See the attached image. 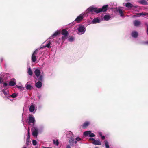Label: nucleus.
Masks as SVG:
<instances>
[{
    "label": "nucleus",
    "instance_id": "f257e3e1",
    "mask_svg": "<svg viewBox=\"0 0 148 148\" xmlns=\"http://www.w3.org/2000/svg\"><path fill=\"white\" fill-rule=\"evenodd\" d=\"M98 8H93L92 7H90L89 8L86 10V13H89L90 12H94L97 14L98 13Z\"/></svg>",
    "mask_w": 148,
    "mask_h": 148
},
{
    "label": "nucleus",
    "instance_id": "f03ea898",
    "mask_svg": "<svg viewBox=\"0 0 148 148\" xmlns=\"http://www.w3.org/2000/svg\"><path fill=\"white\" fill-rule=\"evenodd\" d=\"M84 135L87 137L89 136L90 137H92L95 136V135L93 133H92L91 131H85L84 132Z\"/></svg>",
    "mask_w": 148,
    "mask_h": 148
},
{
    "label": "nucleus",
    "instance_id": "7ed1b4c3",
    "mask_svg": "<svg viewBox=\"0 0 148 148\" xmlns=\"http://www.w3.org/2000/svg\"><path fill=\"white\" fill-rule=\"evenodd\" d=\"M108 5H105L102 6L101 8H98V13L106 11L108 9Z\"/></svg>",
    "mask_w": 148,
    "mask_h": 148
},
{
    "label": "nucleus",
    "instance_id": "20e7f679",
    "mask_svg": "<svg viewBox=\"0 0 148 148\" xmlns=\"http://www.w3.org/2000/svg\"><path fill=\"white\" fill-rule=\"evenodd\" d=\"M77 29L78 31L80 33H81L82 34L84 33L86 30V29L84 26L82 25L79 26Z\"/></svg>",
    "mask_w": 148,
    "mask_h": 148
},
{
    "label": "nucleus",
    "instance_id": "39448f33",
    "mask_svg": "<svg viewBox=\"0 0 148 148\" xmlns=\"http://www.w3.org/2000/svg\"><path fill=\"white\" fill-rule=\"evenodd\" d=\"M33 129L32 133V135L34 137H37L38 134V129L36 127H34Z\"/></svg>",
    "mask_w": 148,
    "mask_h": 148
},
{
    "label": "nucleus",
    "instance_id": "423d86ee",
    "mask_svg": "<svg viewBox=\"0 0 148 148\" xmlns=\"http://www.w3.org/2000/svg\"><path fill=\"white\" fill-rule=\"evenodd\" d=\"M83 18V14H81L76 18L75 21L77 23H79L82 20Z\"/></svg>",
    "mask_w": 148,
    "mask_h": 148
},
{
    "label": "nucleus",
    "instance_id": "0eeeda50",
    "mask_svg": "<svg viewBox=\"0 0 148 148\" xmlns=\"http://www.w3.org/2000/svg\"><path fill=\"white\" fill-rule=\"evenodd\" d=\"M60 31H56L50 37V39H52L55 38L58 35L60 34Z\"/></svg>",
    "mask_w": 148,
    "mask_h": 148
},
{
    "label": "nucleus",
    "instance_id": "6e6552de",
    "mask_svg": "<svg viewBox=\"0 0 148 148\" xmlns=\"http://www.w3.org/2000/svg\"><path fill=\"white\" fill-rule=\"evenodd\" d=\"M125 6L127 8H132V7H134L136 8L137 7V6L136 5L134 6L132 4L129 2L126 3L125 4Z\"/></svg>",
    "mask_w": 148,
    "mask_h": 148
},
{
    "label": "nucleus",
    "instance_id": "1a4fd4ad",
    "mask_svg": "<svg viewBox=\"0 0 148 148\" xmlns=\"http://www.w3.org/2000/svg\"><path fill=\"white\" fill-rule=\"evenodd\" d=\"M90 124V123L88 121H86L82 125L83 129H85L88 127Z\"/></svg>",
    "mask_w": 148,
    "mask_h": 148
},
{
    "label": "nucleus",
    "instance_id": "9d476101",
    "mask_svg": "<svg viewBox=\"0 0 148 148\" xmlns=\"http://www.w3.org/2000/svg\"><path fill=\"white\" fill-rule=\"evenodd\" d=\"M133 24L135 26H137L141 24V22L138 20H135L133 21Z\"/></svg>",
    "mask_w": 148,
    "mask_h": 148
},
{
    "label": "nucleus",
    "instance_id": "9b49d317",
    "mask_svg": "<svg viewBox=\"0 0 148 148\" xmlns=\"http://www.w3.org/2000/svg\"><path fill=\"white\" fill-rule=\"evenodd\" d=\"M28 119L29 122L30 123H34L35 122V120L34 117L29 116Z\"/></svg>",
    "mask_w": 148,
    "mask_h": 148
},
{
    "label": "nucleus",
    "instance_id": "f8f14e48",
    "mask_svg": "<svg viewBox=\"0 0 148 148\" xmlns=\"http://www.w3.org/2000/svg\"><path fill=\"white\" fill-rule=\"evenodd\" d=\"M34 73H35L37 77H38V76H39L40 75V71L39 69H35L34 71Z\"/></svg>",
    "mask_w": 148,
    "mask_h": 148
},
{
    "label": "nucleus",
    "instance_id": "ddd939ff",
    "mask_svg": "<svg viewBox=\"0 0 148 148\" xmlns=\"http://www.w3.org/2000/svg\"><path fill=\"white\" fill-rule=\"evenodd\" d=\"M61 34L62 35L66 36H68L69 34L68 32L64 29L62 30Z\"/></svg>",
    "mask_w": 148,
    "mask_h": 148
},
{
    "label": "nucleus",
    "instance_id": "4468645a",
    "mask_svg": "<svg viewBox=\"0 0 148 148\" xmlns=\"http://www.w3.org/2000/svg\"><path fill=\"white\" fill-rule=\"evenodd\" d=\"M92 143L93 144L98 145H101V142L99 140H95Z\"/></svg>",
    "mask_w": 148,
    "mask_h": 148
},
{
    "label": "nucleus",
    "instance_id": "2eb2a0df",
    "mask_svg": "<svg viewBox=\"0 0 148 148\" xmlns=\"http://www.w3.org/2000/svg\"><path fill=\"white\" fill-rule=\"evenodd\" d=\"M139 3L142 5H148V3L146 0H141L139 1Z\"/></svg>",
    "mask_w": 148,
    "mask_h": 148
},
{
    "label": "nucleus",
    "instance_id": "dca6fc26",
    "mask_svg": "<svg viewBox=\"0 0 148 148\" xmlns=\"http://www.w3.org/2000/svg\"><path fill=\"white\" fill-rule=\"evenodd\" d=\"M2 92L3 93L4 95L5 96L7 97H10L8 93V91H6V90L4 89H3L2 90Z\"/></svg>",
    "mask_w": 148,
    "mask_h": 148
},
{
    "label": "nucleus",
    "instance_id": "f3484780",
    "mask_svg": "<svg viewBox=\"0 0 148 148\" xmlns=\"http://www.w3.org/2000/svg\"><path fill=\"white\" fill-rule=\"evenodd\" d=\"M116 11L120 14L121 16H124V14L123 13L122 10L121 9L119 8Z\"/></svg>",
    "mask_w": 148,
    "mask_h": 148
},
{
    "label": "nucleus",
    "instance_id": "a211bd4d",
    "mask_svg": "<svg viewBox=\"0 0 148 148\" xmlns=\"http://www.w3.org/2000/svg\"><path fill=\"white\" fill-rule=\"evenodd\" d=\"M36 87L38 88H40L42 86V83L40 81H38L37 82L36 85Z\"/></svg>",
    "mask_w": 148,
    "mask_h": 148
},
{
    "label": "nucleus",
    "instance_id": "6ab92c4d",
    "mask_svg": "<svg viewBox=\"0 0 148 148\" xmlns=\"http://www.w3.org/2000/svg\"><path fill=\"white\" fill-rule=\"evenodd\" d=\"M138 34L137 32L134 31L132 32V37L134 38H136L137 37Z\"/></svg>",
    "mask_w": 148,
    "mask_h": 148
},
{
    "label": "nucleus",
    "instance_id": "aec40b11",
    "mask_svg": "<svg viewBox=\"0 0 148 148\" xmlns=\"http://www.w3.org/2000/svg\"><path fill=\"white\" fill-rule=\"evenodd\" d=\"M92 22L93 23H98L100 22V20L98 18H95L93 20Z\"/></svg>",
    "mask_w": 148,
    "mask_h": 148
},
{
    "label": "nucleus",
    "instance_id": "412c9836",
    "mask_svg": "<svg viewBox=\"0 0 148 148\" xmlns=\"http://www.w3.org/2000/svg\"><path fill=\"white\" fill-rule=\"evenodd\" d=\"M110 16L109 15H106L104 16L103 18L106 21H108L110 19Z\"/></svg>",
    "mask_w": 148,
    "mask_h": 148
},
{
    "label": "nucleus",
    "instance_id": "4be33fe9",
    "mask_svg": "<svg viewBox=\"0 0 148 148\" xmlns=\"http://www.w3.org/2000/svg\"><path fill=\"white\" fill-rule=\"evenodd\" d=\"M32 60L33 62H35L36 60V56L32 55Z\"/></svg>",
    "mask_w": 148,
    "mask_h": 148
},
{
    "label": "nucleus",
    "instance_id": "5701e85b",
    "mask_svg": "<svg viewBox=\"0 0 148 148\" xmlns=\"http://www.w3.org/2000/svg\"><path fill=\"white\" fill-rule=\"evenodd\" d=\"M35 107L34 105H32L30 106L29 110L31 112H33L34 110Z\"/></svg>",
    "mask_w": 148,
    "mask_h": 148
},
{
    "label": "nucleus",
    "instance_id": "b1692460",
    "mask_svg": "<svg viewBox=\"0 0 148 148\" xmlns=\"http://www.w3.org/2000/svg\"><path fill=\"white\" fill-rule=\"evenodd\" d=\"M38 80L39 81L42 82L43 80V76L42 75H40L37 77Z\"/></svg>",
    "mask_w": 148,
    "mask_h": 148
},
{
    "label": "nucleus",
    "instance_id": "393cba45",
    "mask_svg": "<svg viewBox=\"0 0 148 148\" xmlns=\"http://www.w3.org/2000/svg\"><path fill=\"white\" fill-rule=\"evenodd\" d=\"M16 84V83L13 81H10L9 82V85L10 86H14Z\"/></svg>",
    "mask_w": 148,
    "mask_h": 148
},
{
    "label": "nucleus",
    "instance_id": "a878e982",
    "mask_svg": "<svg viewBox=\"0 0 148 148\" xmlns=\"http://www.w3.org/2000/svg\"><path fill=\"white\" fill-rule=\"evenodd\" d=\"M26 88L27 90H30L32 88L31 86L27 82L26 84Z\"/></svg>",
    "mask_w": 148,
    "mask_h": 148
},
{
    "label": "nucleus",
    "instance_id": "bb28decb",
    "mask_svg": "<svg viewBox=\"0 0 148 148\" xmlns=\"http://www.w3.org/2000/svg\"><path fill=\"white\" fill-rule=\"evenodd\" d=\"M53 143L57 146H58L59 143L58 140L57 139L54 140H53Z\"/></svg>",
    "mask_w": 148,
    "mask_h": 148
},
{
    "label": "nucleus",
    "instance_id": "cd10ccee",
    "mask_svg": "<svg viewBox=\"0 0 148 148\" xmlns=\"http://www.w3.org/2000/svg\"><path fill=\"white\" fill-rule=\"evenodd\" d=\"M28 74L31 76H32L33 75V72L30 68L28 69Z\"/></svg>",
    "mask_w": 148,
    "mask_h": 148
},
{
    "label": "nucleus",
    "instance_id": "c85d7f7f",
    "mask_svg": "<svg viewBox=\"0 0 148 148\" xmlns=\"http://www.w3.org/2000/svg\"><path fill=\"white\" fill-rule=\"evenodd\" d=\"M74 138L73 137H71L69 140V142L70 144L73 145V143L74 142Z\"/></svg>",
    "mask_w": 148,
    "mask_h": 148
},
{
    "label": "nucleus",
    "instance_id": "c756f323",
    "mask_svg": "<svg viewBox=\"0 0 148 148\" xmlns=\"http://www.w3.org/2000/svg\"><path fill=\"white\" fill-rule=\"evenodd\" d=\"M51 44V42L50 41H49V42L45 46V47H47L49 48H50V45Z\"/></svg>",
    "mask_w": 148,
    "mask_h": 148
},
{
    "label": "nucleus",
    "instance_id": "7c9ffc66",
    "mask_svg": "<svg viewBox=\"0 0 148 148\" xmlns=\"http://www.w3.org/2000/svg\"><path fill=\"white\" fill-rule=\"evenodd\" d=\"M66 36L65 35H64L63 36H62V42H63L66 39L67 36Z\"/></svg>",
    "mask_w": 148,
    "mask_h": 148
},
{
    "label": "nucleus",
    "instance_id": "2f4dec72",
    "mask_svg": "<svg viewBox=\"0 0 148 148\" xmlns=\"http://www.w3.org/2000/svg\"><path fill=\"white\" fill-rule=\"evenodd\" d=\"M136 15L139 16L142 15L146 16V13H138L136 14Z\"/></svg>",
    "mask_w": 148,
    "mask_h": 148
},
{
    "label": "nucleus",
    "instance_id": "473e14b6",
    "mask_svg": "<svg viewBox=\"0 0 148 148\" xmlns=\"http://www.w3.org/2000/svg\"><path fill=\"white\" fill-rule=\"evenodd\" d=\"M39 51V49H36L35 51L33 52L32 55H35L37 54V53H38V51Z\"/></svg>",
    "mask_w": 148,
    "mask_h": 148
},
{
    "label": "nucleus",
    "instance_id": "72a5a7b5",
    "mask_svg": "<svg viewBox=\"0 0 148 148\" xmlns=\"http://www.w3.org/2000/svg\"><path fill=\"white\" fill-rule=\"evenodd\" d=\"M17 96V95L15 93H13L10 95V96L12 98H15Z\"/></svg>",
    "mask_w": 148,
    "mask_h": 148
},
{
    "label": "nucleus",
    "instance_id": "f704fd0d",
    "mask_svg": "<svg viewBox=\"0 0 148 148\" xmlns=\"http://www.w3.org/2000/svg\"><path fill=\"white\" fill-rule=\"evenodd\" d=\"M105 144L106 147L107 148H109V145L108 143V141H105Z\"/></svg>",
    "mask_w": 148,
    "mask_h": 148
},
{
    "label": "nucleus",
    "instance_id": "c9c22d12",
    "mask_svg": "<svg viewBox=\"0 0 148 148\" xmlns=\"http://www.w3.org/2000/svg\"><path fill=\"white\" fill-rule=\"evenodd\" d=\"M30 128L29 127H28L27 129V136H30Z\"/></svg>",
    "mask_w": 148,
    "mask_h": 148
},
{
    "label": "nucleus",
    "instance_id": "e433bc0d",
    "mask_svg": "<svg viewBox=\"0 0 148 148\" xmlns=\"http://www.w3.org/2000/svg\"><path fill=\"white\" fill-rule=\"evenodd\" d=\"M141 44L143 45H147L148 44V41H142L141 42Z\"/></svg>",
    "mask_w": 148,
    "mask_h": 148
},
{
    "label": "nucleus",
    "instance_id": "4c0bfd02",
    "mask_svg": "<svg viewBox=\"0 0 148 148\" xmlns=\"http://www.w3.org/2000/svg\"><path fill=\"white\" fill-rule=\"evenodd\" d=\"M32 144L34 145H36L37 144V141L35 140H33L32 141Z\"/></svg>",
    "mask_w": 148,
    "mask_h": 148
},
{
    "label": "nucleus",
    "instance_id": "58836bf2",
    "mask_svg": "<svg viewBox=\"0 0 148 148\" xmlns=\"http://www.w3.org/2000/svg\"><path fill=\"white\" fill-rule=\"evenodd\" d=\"M30 140V136H27V139H26V144H27V142H29Z\"/></svg>",
    "mask_w": 148,
    "mask_h": 148
},
{
    "label": "nucleus",
    "instance_id": "ea45409f",
    "mask_svg": "<svg viewBox=\"0 0 148 148\" xmlns=\"http://www.w3.org/2000/svg\"><path fill=\"white\" fill-rule=\"evenodd\" d=\"M99 134H100V136H101V138L103 140V139H105V137L104 136H102V134L101 133H100Z\"/></svg>",
    "mask_w": 148,
    "mask_h": 148
},
{
    "label": "nucleus",
    "instance_id": "a19ab883",
    "mask_svg": "<svg viewBox=\"0 0 148 148\" xmlns=\"http://www.w3.org/2000/svg\"><path fill=\"white\" fill-rule=\"evenodd\" d=\"M76 140L77 141H80L81 140V138L79 137H78L76 138Z\"/></svg>",
    "mask_w": 148,
    "mask_h": 148
},
{
    "label": "nucleus",
    "instance_id": "79ce46f5",
    "mask_svg": "<svg viewBox=\"0 0 148 148\" xmlns=\"http://www.w3.org/2000/svg\"><path fill=\"white\" fill-rule=\"evenodd\" d=\"M8 85V84L7 83L5 82L3 83V87H6Z\"/></svg>",
    "mask_w": 148,
    "mask_h": 148
},
{
    "label": "nucleus",
    "instance_id": "37998d69",
    "mask_svg": "<svg viewBox=\"0 0 148 148\" xmlns=\"http://www.w3.org/2000/svg\"><path fill=\"white\" fill-rule=\"evenodd\" d=\"M16 86L18 88L20 89H22V87H21V86H17V85H16Z\"/></svg>",
    "mask_w": 148,
    "mask_h": 148
},
{
    "label": "nucleus",
    "instance_id": "c03bdc74",
    "mask_svg": "<svg viewBox=\"0 0 148 148\" xmlns=\"http://www.w3.org/2000/svg\"><path fill=\"white\" fill-rule=\"evenodd\" d=\"M133 16L134 17H139V16H137V15H136H136H134Z\"/></svg>",
    "mask_w": 148,
    "mask_h": 148
},
{
    "label": "nucleus",
    "instance_id": "a18cd8bd",
    "mask_svg": "<svg viewBox=\"0 0 148 148\" xmlns=\"http://www.w3.org/2000/svg\"><path fill=\"white\" fill-rule=\"evenodd\" d=\"M3 81V78L2 77H0V83Z\"/></svg>",
    "mask_w": 148,
    "mask_h": 148
},
{
    "label": "nucleus",
    "instance_id": "49530a36",
    "mask_svg": "<svg viewBox=\"0 0 148 148\" xmlns=\"http://www.w3.org/2000/svg\"><path fill=\"white\" fill-rule=\"evenodd\" d=\"M95 139L93 138H90L89 139V140H93V141L95 140Z\"/></svg>",
    "mask_w": 148,
    "mask_h": 148
},
{
    "label": "nucleus",
    "instance_id": "de8ad7c7",
    "mask_svg": "<svg viewBox=\"0 0 148 148\" xmlns=\"http://www.w3.org/2000/svg\"><path fill=\"white\" fill-rule=\"evenodd\" d=\"M66 148H71L70 147V146L69 145L67 146Z\"/></svg>",
    "mask_w": 148,
    "mask_h": 148
},
{
    "label": "nucleus",
    "instance_id": "09e8293b",
    "mask_svg": "<svg viewBox=\"0 0 148 148\" xmlns=\"http://www.w3.org/2000/svg\"><path fill=\"white\" fill-rule=\"evenodd\" d=\"M69 40H71V41H72L73 40V37H71L70 38H69Z\"/></svg>",
    "mask_w": 148,
    "mask_h": 148
},
{
    "label": "nucleus",
    "instance_id": "8fccbe9b",
    "mask_svg": "<svg viewBox=\"0 0 148 148\" xmlns=\"http://www.w3.org/2000/svg\"><path fill=\"white\" fill-rule=\"evenodd\" d=\"M147 34L148 35V26L147 27Z\"/></svg>",
    "mask_w": 148,
    "mask_h": 148
},
{
    "label": "nucleus",
    "instance_id": "3c124183",
    "mask_svg": "<svg viewBox=\"0 0 148 148\" xmlns=\"http://www.w3.org/2000/svg\"><path fill=\"white\" fill-rule=\"evenodd\" d=\"M38 97L39 99H40L41 98V96L40 95H39L38 96Z\"/></svg>",
    "mask_w": 148,
    "mask_h": 148
},
{
    "label": "nucleus",
    "instance_id": "603ef678",
    "mask_svg": "<svg viewBox=\"0 0 148 148\" xmlns=\"http://www.w3.org/2000/svg\"><path fill=\"white\" fill-rule=\"evenodd\" d=\"M74 142L75 143V144H76L77 143V141H74Z\"/></svg>",
    "mask_w": 148,
    "mask_h": 148
},
{
    "label": "nucleus",
    "instance_id": "864d4df0",
    "mask_svg": "<svg viewBox=\"0 0 148 148\" xmlns=\"http://www.w3.org/2000/svg\"><path fill=\"white\" fill-rule=\"evenodd\" d=\"M35 148H39V146L37 145Z\"/></svg>",
    "mask_w": 148,
    "mask_h": 148
},
{
    "label": "nucleus",
    "instance_id": "5fc2aeb1",
    "mask_svg": "<svg viewBox=\"0 0 148 148\" xmlns=\"http://www.w3.org/2000/svg\"><path fill=\"white\" fill-rule=\"evenodd\" d=\"M0 60L1 61V62H2V61H3V58H1V59H0Z\"/></svg>",
    "mask_w": 148,
    "mask_h": 148
},
{
    "label": "nucleus",
    "instance_id": "6e6d98bb",
    "mask_svg": "<svg viewBox=\"0 0 148 148\" xmlns=\"http://www.w3.org/2000/svg\"><path fill=\"white\" fill-rule=\"evenodd\" d=\"M43 148H51L50 147H43Z\"/></svg>",
    "mask_w": 148,
    "mask_h": 148
},
{
    "label": "nucleus",
    "instance_id": "4d7b16f0",
    "mask_svg": "<svg viewBox=\"0 0 148 148\" xmlns=\"http://www.w3.org/2000/svg\"><path fill=\"white\" fill-rule=\"evenodd\" d=\"M146 15H148V13H146Z\"/></svg>",
    "mask_w": 148,
    "mask_h": 148
},
{
    "label": "nucleus",
    "instance_id": "13d9d810",
    "mask_svg": "<svg viewBox=\"0 0 148 148\" xmlns=\"http://www.w3.org/2000/svg\"><path fill=\"white\" fill-rule=\"evenodd\" d=\"M29 142H27V144H27V145H29Z\"/></svg>",
    "mask_w": 148,
    "mask_h": 148
},
{
    "label": "nucleus",
    "instance_id": "bf43d9fd",
    "mask_svg": "<svg viewBox=\"0 0 148 148\" xmlns=\"http://www.w3.org/2000/svg\"><path fill=\"white\" fill-rule=\"evenodd\" d=\"M95 148H99L98 147H96Z\"/></svg>",
    "mask_w": 148,
    "mask_h": 148
},
{
    "label": "nucleus",
    "instance_id": "052dcab7",
    "mask_svg": "<svg viewBox=\"0 0 148 148\" xmlns=\"http://www.w3.org/2000/svg\"><path fill=\"white\" fill-rule=\"evenodd\" d=\"M23 148H26V147H24Z\"/></svg>",
    "mask_w": 148,
    "mask_h": 148
},
{
    "label": "nucleus",
    "instance_id": "680f3d73",
    "mask_svg": "<svg viewBox=\"0 0 148 148\" xmlns=\"http://www.w3.org/2000/svg\"><path fill=\"white\" fill-rule=\"evenodd\" d=\"M41 49V48H40L39 49V50L40 49Z\"/></svg>",
    "mask_w": 148,
    "mask_h": 148
},
{
    "label": "nucleus",
    "instance_id": "e2e57ef3",
    "mask_svg": "<svg viewBox=\"0 0 148 148\" xmlns=\"http://www.w3.org/2000/svg\"><path fill=\"white\" fill-rule=\"evenodd\" d=\"M41 49V48H40L39 49V50L40 49Z\"/></svg>",
    "mask_w": 148,
    "mask_h": 148
},
{
    "label": "nucleus",
    "instance_id": "0e129e2a",
    "mask_svg": "<svg viewBox=\"0 0 148 148\" xmlns=\"http://www.w3.org/2000/svg\"><path fill=\"white\" fill-rule=\"evenodd\" d=\"M41 49V48H40L39 49V50L40 49Z\"/></svg>",
    "mask_w": 148,
    "mask_h": 148
},
{
    "label": "nucleus",
    "instance_id": "69168bd1",
    "mask_svg": "<svg viewBox=\"0 0 148 148\" xmlns=\"http://www.w3.org/2000/svg\"><path fill=\"white\" fill-rule=\"evenodd\" d=\"M41 49V48H40L39 49V50L40 49Z\"/></svg>",
    "mask_w": 148,
    "mask_h": 148
},
{
    "label": "nucleus",
    "instance_id": "338daca9",
    "mask_svg": "<svg viewBox=\"0 0 148 148\" xmlns=\"http://www.w3.org/2000/svg\"><path fill=\"white\" fill-rule=\"evenodd\" d=\"M148 1V0H147Z\"/></svg>",
    "mask_w": 148,
    "mask_h": 148
}]
</instances>
